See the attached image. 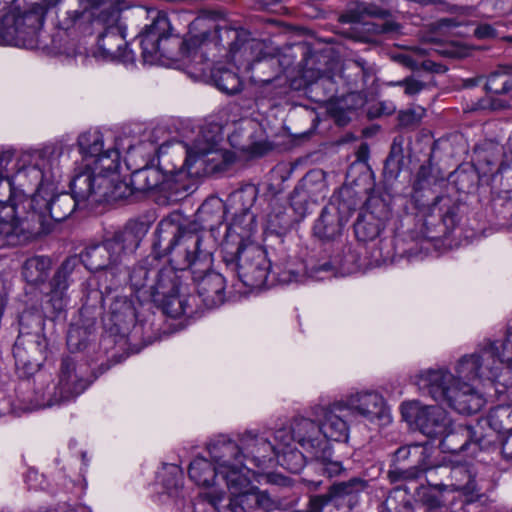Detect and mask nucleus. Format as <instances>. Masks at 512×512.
Instances as JSON below:
<instances>
[{
  "mask_svg": "<svg viewBox=\"0 0 512 512\" xmlns=\"http://www.w3.org/2000/svg\"><path fill=\"white\" fill-rule=\"evenodd\" d=\"M505 359L498 354V347H487L461 357L454 370L428 369L417 376L419 389L434 401L445 404L460 414H474L481 410L485 399L477 390L482 381H494L500 375Z\"/></svg>",
  "mask_w": 512,
  "mask_h": 512,
  "instance_id": "1",
  "label": "nucleus"
},
{
  "mask_svg": "<svg viewBox=\"0 0 512 512\" xmlns=\"http://www.w3.org/2000/svg\"><path fill=\"white\" fill-rule=\"evenodd\" d=\"M14 4L20 29L13 32L14 39L28 49L38 47L47 16L56 7V27L73 36L91 34L94 25L113 22L121 13L114 0H103L96 6L88 0H16Z\"/></svg>",
  "mask_w": 512,
  "mask_h": 512,
  "instance_id": "2",
  "label": "nucleus"
},
{
  "mask_svg": "<svg viewBox=\"0 0 512 512\" xmlns=\"http://www.w3.org/2000/svg\"><path fill=\"white\" fill-rule=\"evenodd\" d=\"M155 246L163 249L169 261L180 267H189L196 286L195 296L200 308H213L224 302L225 280L213 270L212 252L203 246L201 235L182 229L171 220H163L157 227Z\"/></svg>",
  "mask_w": 512,
  "mask_h": 512,
  "instance_id": "3",
  "label": "nucleus"
},
{
  "mask_svg": "<svg viewBox=\"0 0 512 512\" xmlns=\"http://www.w3.org/2000/svg\"><path fill=\"white\" fill-rule=\"evenodd\" d=\"M51 192L30 194V197L18 196L14 205L5 207L2 214V233L8 242L20 244L46 231L48 219L56 222L67 219L75 210L78 202L69 193H60L50 197Z\"/></svg>",
  "mask_w": 512,
  "mask_h": 512,
  "instance_id": "4",
  "label": "nucleus"
},
{
  "mask_svg": "<svg viewBox=\"0 0 512 512\" xmlns=\"http://www.w3.org/2000/svg\"><path fill=\"white\" fill-rule=\"evenodd\" d=\"M145 232L142 223L129 222L101 243L87 247L78 257L80 263L90 271H104L116 278L124 271L126 257L137 250Z\"/></svg>",
  "mask_w": 512,
  "mask_h": 512,
  "instance_id": "5",
  "label": "nucleus"
},
{
  "mask_svg": "<svg viewBox=\"0 0 512 512\" xmlns=\"http://www.w3.org/2000/svg\"><path fill=\"white\" fill-rule=\"evenodd\" d=\"M273 440L282 445L297 444L310 460L316 461L328 477L339 476L344 470L342 461L335 457L329 442L316 421L299 417L289 427H281L273 433Z\"/></svg>",
  "mask_w": 512,
  "mask_h": 512,
  "instance_id": "6",
  "label": "nucleus"
},
{
  "mask_svg": "<svg viewBox=\"0 0 512 512\" xmlns=\"http://www.w3.org/2000/svg\"><path fill=\"white\" fill-rule=\"evenodd\" d=\"M170 263L172 265L161 269L156 266L150 300L161 302L164 312L170 317H192L200 311V306L185 282L190 277L189 267Z\"/></svg>",
  "mask_w": 512,
  "mask_h": 512,
  "instance_id": "7",
  "label": "nucleus"
},
{
  "mask_svg": "<svg viewBox=\"0 0 512 512\" xmlns=\"http://www.w3.org/2000/svg\"><path fill=\"white\" fill-rule=\"evenodd\" d=\"M207 39V32L190 36L185 41H181L178 38H171L170 20L165 12L158 11L152 23L140 36L142 57L144 62L148 64H156L160 62L162 58L170 60L178 59V55L174 51L175 48L186 46L187 51L192 53L198 48L205 46Z\"/></svg>",
  "mask_w": 512,
  "mask_h": 512,
  "instance_id": "8",
  "label": "nucleus"
},
{
  "mask_svg": "<svg viewBox=\"0 0 512 512\" xmlns=\"http://www.w3.org/2000/svg\"><path fill=\"white\" fill-rule=\"evenodd\" d=\"M218 133L202 129L191 145L186 147L184 169L191 176H205L221 173L234 162L233 152L217 148Z\"/></svg>",
  "mask_w": 512,
  "mask_h": 512,
  "instance_id": "9",
  "label": "nucleus"
},
{
  "mask_svg": "<svg viewBox=\"0 0 512 512\" xmlns=\"http://www.w3.org/2000/svg\"><path fill=\"white\" fill-rule=\"evenodd\" d=\"M223 260L227 267L237 272L247 287L260 288L267 280L270 262L266 251L256 243H241L235 253H226Z\"/></svg>",
  "mask_w": 512,
  "mask_h": 512,
  "instance_id": "10",
  "label": "nucleus"
},
{
  "mask_svg": "<svg viewBox=\"0 0 512 512\" xmlns=\"http://www.w3.org/2000/svg\"><path fill=\"white\" fill-rule=\"evenodd\" d=\"M359 201L355 191L342 187L335 193L315 222L314 234L324 241H332L342 233L344 225L356 210Z\"/></svg>",
  "mask_w": 512,
  "mask_h": 512,
  "instance_id": "11",
  "label": "nucleus"
},
{
  "mask_svg": "<svg viewBox=\"0 0 512 512\" xmlns=\"http://www.w3.org/2000/svg\"><path fill=\"white\" fill-rule=\"evenodd\" d=\"M209 454L228 489L239 490L250 484L251 468L243 463L242 445L219 439L209 445Z\"/></svg>",
  "mask_w": 512,
  "mask_h": 512,
  "instance_id": "12",
  "label": "nucleus"
},
{
  "mask_svg": "<svg viewBox=\"0 0 512 512\" xmlns=\"http://www.w3.org/2000/svg\"><path fill=\"white\" fill-rule=\"evenodd\" d=\"M60 152L54 148H45L35 155V162L18 168L12 180L27 194L29 187L33 193L48 195L52 192L55 171L59 168Z\"/></svg>",
  "mask_w": 512,
  "mask_h": 512,
  "instance_id": "13",
  "label": "nucleus"
},
{
  "mask_svg": "<svg viewBox=\"0 0 512 512\" xmlns=\"http://www.w3.org/2000/svg\"><path fill=\"white\" fill-rule=\"evenodd\" d=\"M87 377V367L78 364L71 357H64L61 360L58 383L55 386L53 396L48 401V405H56L64 401L74 399L83 393L90 385Z\"/></svg>",
  "mask_w": 512,
  "mask_h": 512,
  "instance_id": "14",
  "label": "nucleus"
},
{
  "mask_svg": "<svg viewBox=\"0 0 512 512\" xmlns=\"http://www.w3.org/2000/svg\"><path fill=\"white\" fill-rule=\"evenodd\" d=\"M474 444L479 450H488L493 444V436L483 433V423L475 425L451 423L441 435L440 448L445 453H458Z\"/></svg>",
  "mask_w": 512,
  "mask_h": 512,
  "instance_id": "15",
  "label": "nucleus"
},
{
  "mask_svg": "<svg viewBox=\"0 0 512 512\" xmlns=\"http://www.w3.org/2000/svg\"><path fill=\"white\" fill-rule=\"evenodd\" d=\"M433 474L442 477L439 483H430L439 491L460 492L465 496L479 492L476 471L467 464L439 465L431 469L430 478Z\"/></svg>",
  "mask_w": 512,
  "mask_h": 512,
  "instance_id": "16",
  "label": "nucleus"
},
{
  "mask_svg": "<svg viewBox=\"0 0 512 512\" xmlns=\"http://www.w3.org/2000/svg\"><path fill=\"white\" fill-rule=\"evenodd\" d=\"M231 496L227 498V504L222 505V498L213 501L217 510L222 512L226 509L230 512H247L249 510L260 509L265 512H282L278 503L274 501L266 492L258 489H250V484L239 490L229 489Z\"/></svg>",
  "mask_w": 512,
  "mask_h": 512,
  "instance_id": "17",
  "label": "nucleus"
},
{
  "mask_svg": "<svg viewBox=\"0 0 512 512\" xmlns=\"http://www.w3.org/2000/svg\"><path fill=\"white\" fill-rule=\"evenodd\" d=\"M428 458V450L421 445L415 444L398 448L394 453L395 464L408 462L411 466L408 468L395 466L394 469L389 470L390 481L413 480L424 471L431 472L432 467L428 464Z\"/></svg>",
  "mask_w": 512,
  "mask_h": 512,
  "instance_id": "18",
  "label": "nucleus"
},
{
  "mask_svg": "<svg viewBox=\"0 0 512 512\" xmlns=\"http://www.w3.org/2000/svg\"><path fill=\"white\" fill-rule=\"evenodd\" d=\"M120 16L113 22L100 21L98 26L104 28V32L99 35L98 47L102 54L112 60L118 59L123 62L134 59L131 51L127 50L124 30L119 24Z\"/></svg>",
  "mask_w": 512,
  "mask_h": 512,
  "instance_id": "19",
  "label": "nucleus"
},
{
  "mask_svg": "<svg viewBox=\"0 0 512 512\" xmlns=\"http://www.w3.org/2000/svg\"><path fill=\"white\" fill-rule=\"evenodd\" d=\"M347 406L370 422L385 425L390 422L391 416L382 395L374 391H366L351 395L347 399Z\"/></svg>",
  "mask_w": 512,
  "mask_h": 512,
  "instance_id": "20",
  "label": "nucleus"
},
{
  "mask_svg": "<svg viewBox=\"0 0 512 512\" xmlns=\"http://www.w3.org/2000/svg\"><path fill=\"white\" fill-rule=\"evenodd\" d=\"M243 459L250 461L255 467H264L271 462L278 451V443L262 435L245 433L241 440Z\"/></svg>",
  "mask_w": 512,
  "mask_h": 512,
  "instance_id": "21",
  "label": "nucleus"
},
{
  "mask_svg": "<svg viewBox=\"0 0 512 512\" xmlns=\"http://www.w3.org/2000/svg\"><path fill=\"white\" fill-rule=\"evenodd\" d=\"M414 421L420 431L430 438L441 437L452 423L446 411L438 406L418 409Z\"/></svg>",
  "mask_w": 512,
  "mask_h": 512,
  "instance_id": "22",
  "label": "nucleus"
},
{
  "mask_svg": "<svg viewBox=\"0 0 512 512\" xmlns=\"http://www.w3.org/2000/svg\"><path fill=\"white\" fill-rule=\"evenodd\" d=\"M158 264L157 257L150 255L136 264L129 273L131 288L143 300H150V287L153 286L154 271Z\"/></svg>",
  "mask_w": 512,
  "mask_h": 512,
  "instance_id": "23",
  "label": "nucleus"
},
{
  "mask_svg": "<svg viewBox=\"0 0 512 512\" xmlns=\"http://www.w3.org/2000/svg\"><path fill=\"white\" fill-rule=\"evenodd\" d=\"M79 268L80 260L78 256L68 257L59 266L53 278L51 279V300L54 302V306L58 309H62V301L66 295V291L70 283L73 282V276L77 273Z\"/></svg>",
  "mask_w": 512,
  "mask_h": 512,
  "instance_id": "24",
  "label": "nucleus"
},
{
  "mask_svg": "<svg viewBox=\"0 0 512 512\" xmlns=\"http://www.w3.org/2000/svg\"><path fill=\"white\" fill-rule=\"evenodd\" d=\"M346 409L341 405H334L322 409L320 427L325 439L332 441H346L349 437V426L344 420Z\"/></svg>",
  "mask_w": 512,
  "mask_h": 512,
  "instance_id": "25",
  "label": "nucleus"
},
{
  "mask_svg": "<svg viewBox=\"0 0 512 512\" xmlns=\"http://www.w3.org/2000/svg\"><path fill=\"white\" fill-rule=\"evenodd\" d=\"M217 32L219 33L220 40H223L224 38L231 40V42L227 43L231 53H236L242 49L244 51L251 50L258 52L259 56H257L252 65L261 62L262 60L266 62H274L275 59L271 53L263 52L264 45L262 43L255 41L247 42V34L244 30L222 27L218 29Z\"/></svg>",
  "mask_w": 512,
  "mask_h": 512,
  "instance_id": "26",
  "label": "nucleus"
},
{
  "mask_svg": "<svg viewBox=\"0 0 512 512\" xmlns=\"http://www.w3.org/2000/svg\"><path fill=\"white\" fill-rule=\"evenodd\" d=\"M16 0H0V44L23 47L24 44L18 42L14 37V30L17 33L19 29L18 11L14 8Z\"/></svg>",
  "mask_w": 512,
  "mask_h": 512,
  "instance_id": "27",
  "label": "nucleus"
},
{
  "mask_svg": "<svg viewBox=\"0 0 512 512\" xmlns=\"http://www.w3.org/2000/svg\"><path fill=\"white\" fill-rule=\"evenodd\" d=\"M188 474L197 485L209 487L221 477L214 464L203 457H196L189 465Z\"/></svg>",
  "mask_w": 512,
  "mask_h": 512,
  "instance_id": "28",
  "label": "nucleus"
},
{
  "mask_svg": "<svg viewBox=\"0 0 512 512\" xmlns=\"http://www.w3.org/2000/svg\"><path fill=\"white\" fill-rule=\"evenodd\" d=\"M478 423H483V433H486L485 428L488 427L490 431L508 435L512 432V406H498L490 411L486 419ZM488 433L494 436L491 432Z\"/></svg>",
  "mask_w": 512,
  "mask_h": 512,
  "instance_id": "29",
  "label": "nucleus"
},
{
  "mask_svg": "<svg viewBox=\"0 0 512 512\" xmlns=\"http://www.w3.org/2000/svg\"><path fill=\"white\" fill-rule=\"evenodd\" d=\"M165 175L157 168L145 167L131 175L132 188L137 192H149L164 184Z\"/></svg>",
  "mask_w": 512,
  "mask_h": 512,
  "instance_id": "30",
  "label": "nucleus"
},
{
  "mask_svg": "<svg viewBox=\"0 0 512 512\" xmlns=\"http://www.w3.org/2000/svg\"><path fill=\"white\" fill-rule=\"evenodd\" d=\"M278 451L275 457L277 462L291 473H299L306 465V460L309 459L307 454L302 449H296L293 445H282L279 441Z\"/></svg>",
  "mask_w": 512,
  "mask_h": 512,
  "instance_id": "31",
  "label": "nucleus"
},
{
  "mask_svg": "<svg viewBox=\"0 0 512 512\" xmlns=\"http://www.w3.org/2000/svg\"><path fill=\"white\" fill-rule=\"evenodd\" d=\"M382 229L381 219L369 211L360 213L354 224L355 235L359 241L363 242L376 239Z\"/></svg>",
  "mask_w": 512,
  "mask_h": 512,
  "instance_id": "32",
  "label": "nucleus"
},
{
  "mask_svg": "<svg viewBox=\"0 0 512 512\" xmlns=\"http://www.w3.org/2000/svg\"><path fill=\"white\" fill-rule=\"evenodd\" d=\"M365 482L354 478L346 482L334 484L328 493L333 498H337L341 504L345 505L346 510H351L354 505L356 494L362 491Z\"/></svg>",
  "mask_w": 512,
  "mask_h": 512,
  "instance_id": "33",
  "label": "nucleus"
},
{
  "mask_svg": "<svg viewBox=\"0 0 512 512\" xmlns=\"http://www.w3.org/2000/svg\"><path fill=\"white\" fill-rule=\"evenodd\" d=\"M71 194L76 201H86L92 199L94 201V172L85 167V170L75 174L71 181Z\"/></svg>",
  "mask_w": 512,
  "mask_h": 512,
  "instance_id": "34",
  "label": "nucleus"
},
{
  "mask_svg": "<svg viewBox=\"0 0 512 512\" xmlns=\"http://www.w3.org/2000/svg\"><path fill=\"white\" fill-rule=\"evenodd\" d=\"M485 88L495 94L512 95V67H497L488 75Z\"/></svg>",
  "mask_w": 512,
  "mask_h": 512,
  "instance_id": "35",
  "label": "nucleus"
},
{
  "mask_svg": "<svg viewBox=\"0 0 512 512\" xmlns=\"http://www.w3.org/2000/svg\"><path fill=\"white\" fill-rule=\"evenodd\" d=\"M224 206L218 199L205 201L197 211V219L203 223L204 228L214 229L223 219Z\"/></svg>",
  "mask_w": 512,
  "mask_h": 512,
  "instance_id": "36",
  "label": "nucleus"
},
{
  "mask_svg": "<svg viewBox=\"0 0 512 512\" xmlns=\"http://www.w3.org/2000/svg\"><path fill=\"white\" fill-rule=\"evenodd\" d=\"M78 145L85 163L91 162L105 150L103 136L98 131L82 133L78 138Z\"/></svg>",
  "mask_w": 512,
  "mask_h": 512,
  "instance_id": "37",
  "label": "nucleus"
},
{
  "mask_svg": "<svg viewBox=\"0 0 512 512\" xmlns=\"http://www.w3.org/2000/svg\"><path fill=\"white\" fill-rule=\"evenodd\" d=\"M120 154L116 148H107L91 162L85 163L94 173L103 174L117 173Z\"/></svg>",
  "mask_w": 512,
  "mask_h": 512,
  "instance_id": "38",
  "label": "nucleus"
},
{
  "mask_svg": "<svg viewBox=\"0 0 512 512\" xmlns=\"http://www.w3.org/2000/svg\"><path fill=\"white\" fill-rule=\"evenodd\" d=\"M51 262L48 257L35 256L25 261L22 274L25 280L29 283L36 284L45 279L47 272L50 268Z\"/></svg>",
  "mask_w": 512,
  "mask_h": 512,
  "instance_id": "39",
  "label": "nucleus"
},
{
  "mask_svg": "<svg viewBox=\"0 0 512 512\" xmlns=\"http://www.w3.org/2000/svg\"><path fill=\"white\" fill-rule=\"evenodd\" d=\"M212 79L216 87L227 94H235L241 89L239 76L229 69L219 68L213 71Z\"/></svg>",
  "mask_w": 512,
  "mask_h": 512,
  "instance_id": "40",
  "label": "nucleus"
},
{
  "mask_svg": "<svg viewBox=\"0 0 512 512\" xmlns=\"http://www.w3.org/2000/svg\"><path fill=\"white\" fill-rule=\"evenodd\" d=\"M439 206L440 217L447 228H454L458 219V205L446 196L437 197L434 202V209Z\"/></svg>",
  "mask_w": 512,
  "mask_h": 512,
  "instance_id": "41",
  "label": "nucleus"
},
{
  "mask_svg": "<svg viewBox=\"0 0 512 512\" xmlns=\"http://www.w3.org/2000/svg\"><path fill=\"white\" fill-rule=\"evenodd\" d=\"M114 175H117V173H94V202L109 201V195L113 185H115Z\"/></svg>",
  "mask_w": 512,
  "mask_h": 512,
  "instance_id": "42",
  "label": "nucleus"
},
{
  "mask_svg": "<svg viewBox=\"0 0 512 512\" xmlns=\"http://www.w3.org/2000/svg\"><path fill=\"white\" fill-rule=\"evenodd\" d=\"M309 507L312 512H347L345 505L341 504L337 498L330 495H319L311 498Z\"/></svg>",
  "mask_w": 512,
  "mask_h": 512,
  "instance_id": "43",
  "label": "nucleus"
},
{
  "mask_svg": "<svg viewBox=\"0 0 512 512\" xmlns=\"http://www.w3.org/2000/svg\"><path fill=\"white\" fill-rule=\"evenodd\" d=\"M257 198V190L254 186H247L242 188L234 193V199L237 202L242 204L241 211L243 212L242 218H248L250 225L254 220V215H252L249 210L253 206L255 200Z\"/></svg>",
  "mask_w": 512,
  "mask_h": 512,
  "instance_id": "44",
  "label": "nucleus"
},
{
  "mask_svg": "<svg viewBox=\"0 0 512 512\" xmlns=\"http://www.w3.org/2000/svg\"><path fill=\"white\" fill-rule=\"evenodd\" d=\"M33 338H34L33 340H27V341H25L24 339L18 338V340L15 344L14 356L19 362L23 363L24 365L32 364V362L38 361V359L35 356H32L29 359H25V356H24L25 349L22 347L25 343H30L35 346L34 354L37 352L38 353L42 352V342H44V339H42L38 335L33 336Z\"/></svg>",
  "mask_w": 512,
  "mask_h": 512,
  "instance_id": "45",
  "label": "nucleus"
},
{
  "mask_svg": "<svg viewBox=\"0 0 512 512\" xmlns=\"http://www.w3.org/2000/svg\"><path fill=\"white\" fill-rule=\"evenodd\" d=\"M114 184L109 195V201H118L131 196L134 192H136L131 185V181L126 183L120 179L119 174L114 175Z\"/></svg>",
  "mask_w": 512,
  "mask_h": 512,
  "instance_id": "46",
  "label": "nucleus"
},
{
  "mask_svg": "<svg viewBox=\"0 0 512 512\" xmlns=\"http://www.w3.org/2000/svg\"><path fill=\"white\" fill-rule=\"evenodd\" d=\"M390 85H398L404 87L405 94L409 96L418 94L425 87L423 82L412 77H407L398 82H391Z\"/></svg>",
  "mask_w": 512,
  "mask_h": 512,
  "instance_id": "47",
  "label": "nucleus"
},
{
  "mask_svg": "<svg viewBox=\"0 0 512 512\" xmlns=\"http://www.w3.org/2000/svg\"><path fill=\"white\" fill-rule=\"evenodd\" d=\"M315 176H321V175L319 173H314V172L306 174L303 177V179L301 180L300 187L309 193L312 191L311 186L315 182L316 190L318 192H322L326 187L325 182L321 177L317 180H314Z\"/></svg>",
  "mask_w": 512,
  "mask_h": 512,
  "instance_id": "48",
  "label": "nucleus"
},
{
  "mask_svg": "<svg viewBox=\"0 0 512 512\" xmlns=\"http://www.w3.org/2000/svg\"><path fill=\"white\" fill-rule=\"evenodd\" d=\"M474 36L478 39H495L498 37L497 30L490 24L484 23L474 29Z\"/></svg>",
  "mask_w": 512,
  "mask_h": 512,
  "instance_id": "49",
  "label": "nucleus"
},
{
  "mask_svg": "<svg viewBox=\"0 0 512 512\" xmlns=\"http://www.w3.org/2000/svg\"><path fill=\"white\" fill-rule=\"evenodd\" d=\"M422 115L413 110L403 111L399 114V123L402 127H410L417 124Z\"/></svg>",
  "mask_w": 512,
  "mask_h": 512,
  "instance_id": "50",
  "label": "nucleus"
},
{
  "mask_svg": "<svg viewBox=\"0 0 512 512\" xmlns=\"http://www.w3.org/2000/svg\"><path fill=\"white\" fill-rule=\"evenodd\" d=\"M505 107V103L502 100L493 99V98H486L483 99L479 104V109H491V110H498Z\"/></svg>",
  "mask_w": 512,
  "mask_h": 512,
  "instance_id": "51",
  "label": "nucleus"
},
{
  "mask_svg": "<svg viewBox=\"0 0 512 512\" xmlns=\"http://www.w3.org/2000/svg\"><path fill=\"white\" fill-rule=\"evenodd\" d=\"M502 454L506 459L512 460V432L507 435L502 443Z\"/></svg>",
  "mask_w": 512,
  "mask_h": 512,
  "instance_id": "52",
  "label": "nucleus"
},
{
  "mask_svg": "<svg viewBox=\"0 0 512 512\" xmlns=\"http://www.w3.org/2000/svg\"><path fill=\"white\" fill-rule=\"evenodd\" d=\"M400 159L396 157L393 152L385 160V170L391 169V172H395L399 170Z\"/></svg>",
  "mask_w": 512,
  "mask_h": 512,
  "instance_id": "53",
  "label": "nucleus"
},
{
  "mask_svg": "<svg viewBox=\"0 0 512 512\" xmlns=\"http://www.w3.org/2000/svg\"><path fill=\"white\" fill-rule=\"evenodd\" d=\"M361 17L358 12L351 11L341 16L342 22H359Z\"/></svg>",
  "mask_w": 512,
  "mask_h": 512,
  "instance_id": "54",
  "label": "nucleus"
},
{
  "mask_svg": "<svg viewBox=\"0 0 512 512\" xmlns=\"http://www.w3.org/2000/svg\"><path fill=\"white\" fill-rule=\"evenodd\" d=\"M360 12L366 13L371 16H381L383 12L377 7H364Z\"/></svg>",
  "mask_w": 512,
  "mask_h": 512,
  "instance_id": "55",
  "label": "nucleus"
},
{
  "mask_svg": "<svg viewBox=\"0 0 512 512\" xmlns=\"http://www.w3.org/2000/svg\"><path fill=\"white\" fill-rule=\"evenodd\" d=\"M482 80V77H474V78H468L464 80V86L465 87H473L478 85Z\"/></svg>",
  "mask_w": 512,
  "mask_h": 512,
  "instance_id": "56",
  "label": "nucleus"
},
{
  "mask_svg": "<svg viewBox=\"0 0 512 512\" xmlns=\"http://www.w3.org/2000/svg\"><path fill=\"white\" fill-rule=\"evenodd\" d=\"M373 31L375 33H384V32L390 31V25L383 24L381 26H377Z\"/></svg>",
  "mask_w": 512,
  "mask_h": 512,
  "instance_id": "57",
  "label": "nucleus"
},
{
  "mask_svg": "<svg viewBox=\"0 0 512 512\" xmlns=\"http://www.w3.org/2000/svg\"><path fill=\"white\" fill-rule=\"evenodd\" d=\"M426 502L431 508L439 507L441 505V502L436 498L427 499Z\"/></svg>",
  "mask_w": 512,
  "mask_h": 512,
  "instance_id": "58",
  "label": "nucleus"
},
{
  "mask_svg": "<svg viewBox=\"0 0 512 512\" xmlns=\"http://www.w3.org/2000/svg\"><path fill=\"white\" fill-rule=\"evenodd\" d=\"M511 338H512V332L509 330L508 331V336H507V340L506 342L503 343V349H507V344L511 341Z\"/></svg>",
  "mask_w": 512,
  "mask_h": 512,
  "instance_id": "59",
  "label": "nucleus"
},
{
  "mask_svg": "<svg viewBox=\"0 0 512 512\" xmlns=\"http://www.w3.org/2000/svg\"><path fill=\"white\" fill-rule=\"evenodd\" d=\"M408 408H412V407H411V406H405V405H403V406H402V414H403V416H404L405 418L412 417L411 415H409V414L407 413V409H408Z\"/></svg>",
  "mask_w": 512,
  "mask_h": 512,
  "instance_id": "60",
  "label": "nucleus"
},
{
  "mask_svg": "<svg viewBox=\"0 0 512 512\" xmlns=\"http://www.w3.org/2000/svg\"><path fill=\"white\" fill-rule=\"evenodd\" d=\"M9 158H10V154L9 153H2L0 155V168L2 167V160L9 159Z\"/></svg>",
  "mask_w": 512,
  "mask_h": 512,
  "instance_id": "61",
  "label": "nucleus"
},
{
  "mask_svg": "<svg viewBox=\"0 0 512 512\" xmlns=\"http://www.w3.org/2000/svg\"><path fill=\"white\" fill-rule=\"evenodd\" d=\"M240 224H241V221H240L237 217H236V218H234L233 223H232V226H233L234 228H237L238 226H240Z\"/></svg>",
  "mask_w": 512,
  "mask_h": 512,
  "instance_id": "62",
  "label": "nucleus"
},
{
  "mask_svg": "<svg viewBox=\"0 0 512 512\" xmlns=\"http://www.w3.org/2000/svg\"><path fill=\"white\" fill-rule=\"evenodd\" d=\"M502 40L512 44V35L502 37Z\"/></svg>",
  "mask_w": 512,
  "mask_h": 512,
  "instance_id": "63",
  "label": "nucleus"
},
{
  "mask_svg": "<svg viewBox=\"0 0 512 512\" xmlns=\"http://www.w3.org/2000/svg\"><path fill=\"white\" fill-rule=\"evenodd\" d=\"M394 110H395V107H394V106H391V107H389V108L387 109V112H386V113H387V114H390V113H392Z\"/></svg>",
  "mask_w": 512,
  "mask_h": 512,
  "instance_id": "64",
  "label": "nucleus"
}]
</instances>
